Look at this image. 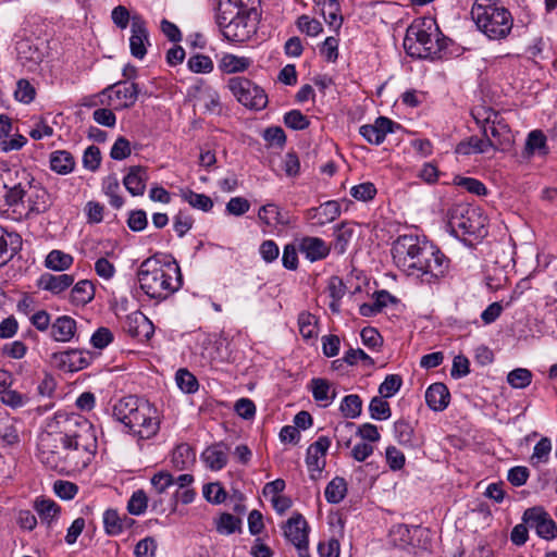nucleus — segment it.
Masks as SVG:
<instances>
[{
	"label": "nucleus",
	"instance_id": "nucleus-1",
	"mask_svg": "<svg viewBox=\"0 0 557 557\" xmlns=\"http://www.w3.org/2000/svg\"><path fill=\"white\" fill-rule=\"evenodd\" d=\"M394 264L407 276L435 284L445 276L449 259L437 246L413 234L398 236L392 246Z\"/></svg>",
	"mask_w": 557,
	"mask_h": 557
},
{
	"label": "nucleus",
	"instance_id": "nucleus-2",
	"mask_svg": "<svg viewBox=\"0 0 557 557\" xmlns=\"http://www.w3.org/2000/svg\"><path fill=\"white\" fill-rule=\"evenodd\" d=\"M0 210L11 209L20 218L29 219L41 214L51 207L48 190L23 168L5 166L1 172Z\"/></svg>",
	"mask_w": 557,
	"mask_h": 557
},
{
	"label": "nucleus",
	"instance_id": "nucleus-3",
	"mask_svg": "<svg viewBox=\"0 0 557 557\" xmlns=\"http://www.w3.org/2000/svg\"><path fill=\"white\" fill-rule=\"evenodd\" d=\"M112 416L127 429L128 434L139 440L152 438L160 429L157 408L136 396H126L117 400L113 406Z\"/></svg>",
	"mask_w": 557,
	"mask_h": 557
},
{
	"label": "nucleus",
	"instance_id": "nucleus-4",
	"mask_svg": "<svg viewBox=\"0 0 557 557\" xmlns=\"http://www.w3.org/2000/svg\"><path fill=\"white\" fill-rule=\"evenodd\" d=\"M137 276L141 290L157 300L166 299L183 285L178 264L175 261H162L157 257L144 260Z\"/></svg>",
	"mask_w": 557,
	"mask_h": 557
},
{
	"label": "nucleus",
	"instance_id": "nucleus-5",
	"mask_svg": "<svg viewBox=\"0 0 557 557\" xmlns=\"http://www.w3.org/2000/svg\"><path fill=\"white\" fill-rule=\"evenodd\" d=\"M37 450L40 462L58 472L74 471L88 466V459L75 454L54 429V423L49 422L47 430L39 435Z\"/></svg>",
	"mask_w": 557,
	"mask_h": 557
},
{
	"label": "nucleus",
	"instance_id": "nucleus-6",
	"mask_svg": "<svg viewBox=\"0 0 557 557\" xmlns=\"http://www.w3.org/2000/svg\"><path fill=\"white\" fill-rule=\"evenodd\" d=\"M403 45L406 53L412 58L435 59L447 47V38L433 17L424 16L409 25Z\"/></svg>",
	"mask_w": 557,
	"mask_h": 557
},
{
	"label": "nucleus",
	"instance_id": "nucleus-7",
	"mask_svg": "<svg viewBox=\"0 0 557 557\" xmlns=\"http://www.w3.org/2000/svg\"><path fill=\"white\" fill-rule=\"evenodd\" d=\"M50 423L81 458L88 463L97 450L96 430L91 422L77 413L57 412Z\"/></svg>",
	"mask_w": 557,
	"mask_h": 557
},
{
	"label": "nucleus",
	"instance_id": "nucleus-8",
	"mask_svg": "<svg viewBox=\"0 0 557 557\" xmlns=\"http://www.w3.org/2000/svg\"><path fill=\"white\" fill-rule=\"evenodd\" d=\"M471 17L478 29L491 40L505 39L513 26L511 13L493 0H476L471 8Z\"/></svg>",
	"mask_w": 557,
	"mask_h": 557
},
{
	"label": "nucleus",
	"instance_id": "nucleus-9",
	"mask_svg": "<svg viewBox=\"0 0 557 557\" xmlns=\"http://www.w3.org/2000/svg\"><path fill=\"white\" fill-rule=\"evenodd\" d=\"M259 17V12L216 16V24L226 40L243 44L257 34Z\"/></svg>",
	"mask_w": 557,
	"mask_h": 557
},
{
	"label": "nucleus",
	"instance_id": "nucleus-10",
	"mask_svg": "<svg viewBox=\"0 0 557 557\" xmlns=\"http://www.w3.org/2000/svg\"><path fill=\"white\" fill-rule=\"evenodd\" d=\"M227 88L238 102L249 109L259 111L268 104L264 90L248 78L232 77L227 81Z\"/></svg>",
	"mask_w": 557,
	"mask_h": 557
},
{
	"label": "nucleus",
	"instance_id": "nucleus-11",
	"mask_svg": "<svg viewBox=\"0 0 557 557\" xmlns=\"http://www.w3.org/2000/svg\"><path fill=\"white\" fill-rule=\"evenodd\" d=\"M523 521L534 528L536 534L545 540H553L557 536V525L549 515L542 507H532L524 511Z\"/></svg>",
	"mask_w": 557,
	"mask_h": 557
},
{
	"label": "nucleus",
	"instance_id": "nucleus-12",
	"mask_svg": "<svg viewBox=\"0 0 557 557\" xmlns=\"http://www.w3.org/2000/svg\"><path fill=\"white\" fill-rule=\"evenodd\" d=\"M331 441L327 436H320L307 449L306 465L312 480L321 478V473L326 465V453Z\"/></svg>",
	"mask_w": 557,
	"mask_h": 557
},
{
	"label": "nucleus",
	"instance_id": "nucleus-13",
	"mask_svg": "<svg viewBox=\"0 0 557 557\" xmlns=\"http://www.w3.org/2000/svg\"><path fill=\"white\" fill-rule=\"evenodd\" d=\"M150 46L147 23L139 14H133L131 25L129 49L134 58L143 60Z\"/></svg>",
	"mask_w": 557,
	"mask_h": 557
},
{
	"label": "nucleus",
	"instance_id": "nucleus-14",
	"mask_svg": "<svg viewBox=\"0 0 557 557\" xmlns=\"http://www.w3.org/2000/svg\"><path fill=\"white\" fill-rule=\"evenodd\" d=\"M111 101H116L115 109L131 108L138 98L139 89L135 83L117 82L103 90Z\"/></svg>",
	"mask_w": 557,
	"mask_h": 557
},
{
	"label": "nucleus",
	"instance_id": "nucleus-15",
	"mask_svg": "<svg viewBox=\"0 0 557 557\" xmlns=\"http://www.w3.org/2000/svg\"><path fill=\"white\" fill-rule=\"evenodd\" d=\"M400 125L386 116H379L373 124L360 126L359 134L371 145H381L387 134L394 133Z\"/></svg>",
	"mask_w": 557,
	"mask_h": 557
},
{
	"label": "nucleus",
	"instance_id": "nucleus-16",
	"mask_svg": "<svg viewBox=\"0 0 557 557\" xmlns=\"http://www.w3.org/2000/svg\"><path fill=\"white\" fill-rule=\"evenodd\" d=\"M283 533L297 549L308 548V523L302 515H293L283 525Z\"/></svg>",
	"mask_w": 557,
	"mask_h": 557
},
{
	"label": "nucleus",
	"instance_id": "nucleus-17",
	"mask_svg": "<svg viewBox=\"0 0 557 557\" xmlns=\"http://www.w3.org/2000/svg\"><path fill=\"white\" fill-rule=\"evenodd\" d=\"M486 218L476 209H467L459 218H453V224L462 230L465 234L476 237L485 235Z\"/></svg>",
	"mask_w": 557,
	"mask_h": 557
},
{
	"label": "nucleus",
	"instance_id": "nucleus-18",
	"mask_svg": "<svg viewBox=\"0 0 557 557\" xmlns=\"http://www.w3.org/2000/svg\"><path fill=\"white\" fill-rule=\"evenodd\" d=\"M304 214L313 225L323 226L341 215V206L336 200H329L317 208L307 209Z\"/></svg>",
	"mask_w": 557,
	"mask_h": 557
},
{
	"label": "nucleus",
	"instance_id": "nucleus-19",
	"mask_svg": "<svg viewBox=\"0 0 557 557\" xmlns=\"http://www.w3.org/2000/svg\"><path fill=\"white\" fill-rule=\"evenodd\" d=\"M298 250L310 262L325 259L331 251V246L320 237L305 236L298 240Z\"/></svg>",
	"mask_w": 557,
	"mask_h": 557
},
{
	"label": "nucleus",
	"instance_id": "nucleus-20",
	"mask_svg": "<svg viewBox=\"0 0 557 557\" xmlns=\"http://www.w3.org/2000/svg\"><path fill=\"white\" fill-rule=\"evenodd\" d=\"M308 388L312 393L313 399L322 408L329 407L337 396L336 388L326 379H311Z\"/></svg>",
	"mask_w": 557,
	"mask_h": 557
},
{
	"label": "nucleus",
	"instance_id": "nucleus-21",
	"mask_svg": "<svg viewBox=\"0 0 557 557\" xmlns=\"http://www.w3.org/2000/svg\"><path fill=\"white\" fill-rule=\"evenodd\" d=\"M484 137L470 136L461 140L455 148V152L460 156H470L476 153H485L494 147L492 140L488 138L487 128L483 126Z\"/></svg>",
	"mask_w": 557,
	"mask_h": 557
},
{
	"label": "nucleus",
	"instance_id": "nucleus-22",
	"mask_svg": "<svg viewBox=\"0 0 557 557\" xmlns=\"http://www.w3.org/2000/svg\"><path fill=\"white\" fill-rule=\"evenodd\" d=\"M260 0H219L216 16L259 12Z\"/></svg>",
	"mask_w": 557,
	"mask_h": 557
},
{
	"label": "nucleus",
	"instance_id": "nucleus-23",
	"mask_svg": "<svg viewBox=\"0 0 557 557\" xmlns=\"http://www.w3.org/2000/svg\"><path fill=\"white\" fill-rule=\"evenodd\" d=\"M76 332V321L69 315L58 317L50 326V336L60 343L70 342Z\"/></svg>",
	"mask_w": 557,
	"mask_h": 557
},
{
	"label": "nucleus",
	"instance_id": "nucleus-24",
	"mask_svg": "<svg viewBox=\"0 0 557 557\" xmlns=\"http://www.w3.org/2000/svg\"><path fill=\"white\" fill-rule=\"evenodd\" d=\"M450 394L443 383L430 385L425 392V401L430 409L443 411L449 404Z\"/></svg>",
	"mask_w": 557,
	"mask_h": 557
},
{
	"label": "nucleus",
	"instance_id": "nucleus-25",
	"mask_svg": "<svg viewBox=\"0 0 557 557\" xmlns=\"http://www.w3.org/2000/svg\"><path fill=\"white\" fill-rule=\"evenodd\" d=\"M147 180L148 175L144 168L132 166L124 177L123 184L132 196H141L145 193Z\"/></svg>",
	"mask_w": 557,
	"mask_h": 557
},
{
	"label": "nucleus",
	"instance_id": "nucleus-26",
	"mask_svg": "<svg viewBox=\"0 0 557 557\" xmlns=\"http://www.w3.org/2000/svg\"><path fill=\"white\" fill-rule=\"evenodd\" d=\"M355 235V225L349 222H342L334 227V242L331 246L337 256L347 251L348 245Z\"/></svg>",
	"mask_w": 557,
	"mask_h": 557
},
{
	"label": "nucleus",
	"instance_id": "nucleus-27",
	"mask_svg": "<svg viewBox=\"0 0 557 557\" xmlns=\"http://www.w3.org/2000/svg\"><path fill=\"white\" fill-rule=\"evenodd\" d=\"M124 329L133 337H148L152 332V324L141 312H134L127 315Z\"/></svg>",
	"mask_w": 557,
	"mask_h": 557
},
{
	"label": "nucleus",
	"instance_id": "nucleus-28",
	"mask_svg": "<svg viewBox=\"0 0 557 557\" xmlns=\"http://www.w3.org/2000/svg\"><path fill=\"white\" fill-rule=\"evenodd\" d=\"M74 282L73 275L70 274H50L45 273L40 276L38 281L39 287L45 290H49L52 294H60L63 290L67 289Z\"/></svg>",
	"mask_w": 557,
	"mask_h": 557
},
{
	"label": "nucleus",
	"instance_id": "nucleus-29",
	"mask_svg": "<svg viewBox=\"0 0 557 557\" xmlns=\"http://www.w3.org/2000/svg\"><path fill=\"white\" fill-rule=\"evenodd\" d=\"M53 359L70 372H75L86 368L89 364V358L81 350H69L60 354H53Z\"/></svg>",
	"mask_w": 557,
	"mask_h": 557
},
{
	"label": "nucleus",
	"instance_id": "nucleus-30",
	"mask_svg": "<svg viewBox=\"0 0 557 557\" xmlns=\"http://www.w3.org/2000/svg\"><path fill=\"white\" fill-rule=\"evenodd\" d=\"M252 60L247 57H238L233 53H224L219 60V70L225 74L242 73L248 70Z\"/></svg>",
	"mask_w": 557,
	"mask_h": 557
},
{
	"label": "nucleus",
	"instance_id": "nucleus-31",
	"mask_svg": "<svg viewBox=\"0 0 557 557\" xmlns=\"http://www.w3.org/2000/svg\"><path fill=\"white\" fill-rule=\"evenodd\" d=\"M484 126L490 129L491 135L497 139H505L509 134V127L504 123L500 114L492 109L484 111Z\"/></svg>",
	"mask_w": 557,
	"mask_h": 557
},
{
	"label": "nucleus",
	"instance_id": "nucleus-32",
	"mask_svg": "<svg viewBox=\"0 0 557 557\" xmlns=\"http://www.w3.org/2000/svg\"><path fill=\"white\" fill-rule=\"evenodd\" d=\"M202 458L208 468L219 471L227 463L226 448L222 443L210 446L202 453Z\"/></svg>",
	"mask_w": 557,
	"mask_h": 557
},
{
	"label": "nucleus",
	"instance_id": "nucleus-33",
	"mask_svg": "<svg viewBox=\"0 0 557 557\" xmlns=\"http://www.w3.org/2000/svg\"><path fill=\"white\" fill-rule=\"evenodd\" d=\"M49 162L50 169L60 175L70 174L75 168L74 157L66 150L51 152Z\"/></svg>",
	"mask_w": 557,
	"mask_h": 557
},
{
	"label": "nucleus",
	"instance_id": "nucleus-34",
	"mask_svg": "<svg viewBox=\"0 0 557 557\" xmlns=\"http://www.w3.org/2000/svg\"><path fill=\"white\" fill-rule=\"evenodd\" d=\"M196 461V454L188 444H180L172 453L171 462L174 469L182 471L188 469Z\"/></svg>",
	"mask_w": 557,
	"mask_h": 557
},
{
	"label": "nucleus",
	"instance_id": "nucleus-35",
	"mask_svg": "<svg viewBox=\"0 0 557 557\" xmlns=\"http://www.w3.org/2000/svg\"><path fill=\"white\" fill-rule=\"evenodd\" d=\"M95 289L91 282L82 280L71 290V301L76 306H84L94 299Z\"/></svg>",
	"mask_w": 557,
	"mask_h": 557
},
{
	"label": "nucleus",
	"instance_id": "nucleus-36",
	"mask_svg": "<svg viewBox=\"0 0 557 557\" xmlns=\"http://www.w3.org/2000/svg\"><path fill=\"white\" fill-rule=\"evenodd\" d=\"M34 508L42 523L50 525L60 513V507L51 499H36Z\"/></svg>",
	"mask_w": 557,
	"mask_h": 557
},
{
	"label": "nucleus",
	"instance_id": "nucleus-37",
	"mask_svg": "<svg viewBox=\"0 0 557 557\" xmlns=\"http://www.w3.org/2000/svg\"><path fill=\"white\" fill-rule=\"evenodd\" d=\"M524 151L527 156H533L536 152L541 154L547 153L546 136L541 129H533L529 133Z\"/></svg>",
	"mask_w": 557,
	"mask_h": 557
},
{
	"label": "nucleus",
	"instance_id": "nucleus-38",
	"mask_svg": "<svg viewBox=\"0 0 557 557\" xmlns=\"http://www.w3.org/2000/svg\"><path fill=\"white\" fill-rule=\"evenodd\" d=\"M73 257L61 250H52L48 253L45 260V265L53 271H65L73 264Z\"/></svg>",
	"mask_w": 557,
	"mask_h": 557
},
{
	"label": "nucleus",
	"instance_id": "nucleus-39",
	"mask_svg": "<svg viewBox=\"0 0 557 557\" xmlns=\"http://www.w3.org/2000/svg\"><path fill=\"white\" fill-rule=\"evenodd\" d=\"M347 493V484L343 478L336 476L325 487L324 495L329 503L338 504Z\"/></svg>",
	"mask_w": 557,
	"mask_h": 557
},
{
	"label": "nucleus",
	"instance_id": "nucleus-40",
	"mask_svg": "<svg viewBox=\"0 0 557 557\" xmlns=\"http://www.w3.org/2000/svg\"><path fill=\"white\" fill-rule=\"evenodd\" d=\"M552 448V441L548 437H542L533 448V453L530 457V463L534 467L547 463L549 460Z\"/></svg>",
	"mask_w": 557,
	"mask_h": 557
},
{
	"label": "nucleus",
	"instance_id": "nucleus-41",
	"mask_svg": "<svg viewBox=\"0 0 557 557\" xmlns=\"http://www.w3.org/2000/svg\"><path fill=\"white\" fill-rule=\"evenodd\" d=\"M181 197L193 208L202 210L205 212L210 211L213 207V201L209 196L205 194H197L188 188L181 190Z\"/></svg>",
	"mask_w": 557,
	"mask_h": 557
},
{
	"label": "nucleus",
	"instance_id": "nucleus-42",
	"mask_svg": "<svg viewBox=\"0 0 557 557\" xmlns=\"http://www.w3.org/2000/svg\"><path fill=\"white\" fill-rule=\"evenodd\" d=\"M339 410L345 418L355 419L361 414L362 400L359 395L350 394L342 399Z\"/></svg>",
	"mask_w": 557,
	"mask_h": 557
},
{
	"label": "nucleus",
	"instance_id": "nucleus-43",
	"mask_svg": "<svg viewBox=\"0 0 557 557\" xmlns=\"http://www.w3.org/2000/svg\"><path fill=\"white\" fill-rule=\"evenodd\" d=\"M102 189L106 196L109 197V202L113 208H122L124 205V199L119 195L120 184L115 176L106 177L102 183Z\"/></svg>",
	"mask_w": 557,
	"mask_h": 557
},
{
	"label": "nucleus",
	"instance_id": "nucleus-44",
	"mask_svg": "<svg viewBox=\"0 0 557 557\" xmlns=\"http://www.w3.org/2000/svg\"><path fill=\"white\" fill-rule=\"evenodd\" d=\"M259 220L267 226L284 224L280 208L274 203L262 206L258 211Z\"/></svg>",
	"mask_w": 557,
	"mask_h": 557
},
{
	"label": "nucleus",
	"instance_id": "nucleus-45",
	"mask_svg": "<svg viewBox=\"0 0 557 557\" xmlns=\"http://www.w3.org/2000/svg\"><path fill=\"white\" fill-rule=\"evenodd\" d=\"M394 436L400 445L414 446L413 428L406 420H398L394 423Z\"/></svg>",
	"mask_w": 557,
	"mask_h": 557
},
{
	"label": "nucleus",
	"instance_id": "nucleus-46",
	"mask_svg": "<svg viewBox=\"0 0 557 557\" xmlns=\"http://www.w3.org/2000/svg\"><path fill=\"white\" fill-rule=\"evenodd\" d=\"M198 100L205 107L206 111L210 113L221 112L220 96L212 87H205L200 91Z\"/></svg>",
	"mask_w": 557,
	"mask_h": 557
},
{
	"label": "nucleus",
	"instance_id": "nucleus-47",
	"mask_svg": "<svg viewBox=\"0 0 557 557\" xmlns=\"http://www.w3.org/2000/svg\"><path fill=\"white\" fill-rule=\"evenodd\" d=\"M242 521L232 513H222L215 522L216 531L223 535H231L240 529Z\"/></svg>",
	"mask_w": 557,
	"mask_h": 557
},
{
	"label": "nucleus",
	"instance_id": "nucleus-48",
	"mask_svg": "<svg viewBox=\"0 0 557 557\" xmlns=\"http://www.w3.org/2000/svg\"><path fill=\"white\" fill-rule=\"evenodd\" d=\"M175 381L178 388L186 394H193L198 391L199 384L196 376L186 369H180L176 372Z\"/></svg>",
	"mask_w": 557,
	"mask_h": 557
},
{
	"label": "nucleus",
	"instance_id": "nucleus-49",
	"mask_svg": "<svg viewBox=\"0 0 557 557\" xmlns=\"http://www.w3.org/2000/svg\"><path fill=\"white\" fill-rule=\"evenodd\" d=\"M187 67L193 73L208 74L213 71L214 65H213V61L211 60L210 57L201 54V53H197V54L191 55L188 59Z\"/></svg>",
	"mask_w": 557,
	"mask_h": 557
},
{
	"label": "nucleus",
	"instance_id": "nucleus-50",
	"mask_svg": "<svg viewBox=\"0 0 557 557\" xmlns=\"http://www.w3.org/2000/svg\"><path fill=\"white\" fill-rule=\"evenodd\" d=\"M298 325L301 336L306 339L317 336V319L309 312H301L298 315Z\"/></svg>",
	"mask_w": 557,
	"mask_h": 557
},
{
	"label": "nucleus",
	"instance_id": "nucleus-51",
	"mask_svg": "<svg viewBox=\"0 0 557 557\" xmlns=\"http://www.w3.org/2000/svg\"><path fill=\"white\" fill-rule=\"evenodd\" d=\"M383 398L382 396H375L370 401L369 411L374 420H387L391 417L389 404Z\"/></svg>",
	"mask_w": 557,
	"mask_h": 557
},
{
	"label": "nucleus",
	"instance_id": "nucleus-52",
	"mask_svg": "<svg viewBox=\"0 0 557 557\" xmlns=\"http://www.w3.org/2000/svg\"><path fill=\"white\" fill-rule=\"evenodd\" d=\"M103 527L108 535L115 536L122 533L121 516L115 509H108L104 511Z\"/></svg>",
	"mask_w": 557,
	"mask_h": 557
},
{
	"label": "nucleus",
	"instance_id": "nucleus-53",
	"mask_svg": "<svg viewBox=\"0 0 557 557\" xmlns=\"http://www.w3.org/2000/svg\"><path fill=\"white\" fill-rule=\"evenodd\" d=\"M531 381L532 373L524 368L515 369L507 375V382L513 388H524L530 385Z\"/></svg>",
	"mask_w": 557,
	"mask_h": 557
},
{
	"label": "nucleus",
	"instance_id": "nucleus-54",
	"mask_svg": "<svg viewBox=\"0 0 557 557\" xmlns=\"http://www.w3.org/2000/svg\"><path fill=\"white\" fill-rule=\"evenodd\" d=\"M148 506V496L144 490H137L131 496L127 510L134 516L143 515Z\"/></svg>",
	"mask_w": 557,
	"mask_h": 557
},
{
	"label": "nucleus",
	"instance_id": "nucleus-55",
	"mask_svg": "<svg viewBox=\"0 0 557 557\" xmlns=\"http://www.w3.org/2000/svg\"><path fill=\"white\" fill-rule=\"evenodd\" d=\"M403 380L398 374H388L379 387V393L384 398L393 397L401 387Z\"/></svg>",
	"mask_w": 557,
	"mask_h": 557
},
{
	"label": "nucleus",
	"instance_id": "nucleus-56",
	"mask_svg": "<svg viewBox=\"0 0 557 557\" xmlns=\"http://www.w3.org/2000/svg\"><path fill=\"white\" fill-rule=\"evenodd\" d=\"M0 394L1 403L13 409L21 408L28 401V397L26 395L14 389H9V387Z\"/></svg>",
	"mask_w": 557,
	"mask_h": 557
},
{
	"label": "nucleus",
	"instance_id": "nucleus-57",
	"mask_svg": "<svg viewBox=\"0 0 557 557\" xmlns=\"http://www.w3.org/2000/svg\"><path fill=\"white\" fill-rule=\"evenodd\" d=\"M297 26L301 33H305L311 37L318 36L323 30L322 24L318 20L308 15L299 16L297 20Z\"/></svg>",
	"mask_w": 557,
	"mask_h": 557
},
{
	"label": "nucleus",
	"instance_id": "nucleus-58",
	"mask_svg": "<svg viewBox=\"0 0 557 557\" xmlns=\"http://www.w3.org/2000/svg\"><path fill=\"white\" fill-rule=\"evenodd\" d=\"M203 497L212 504H222L226 499V492L219 483H209L203 486Z\"/></svg>",
	"mask_w": 557,
	"mask_h": 557
},
{
	"label": "nucleus",
	"instance_id": "nucleus-59",
	"mask_svg": "<svg viewBox=\"0 0 557 557\" xmlns=\"http://www.w3.org/2000/svg\"><path fill=\"white\" fill-rule=\"evenodd\" d=\"M36 90L27 79H20L16 84L14 97L23 103H30L35 99Z\"/></svg>",
	"mask_w": 557,
	"mask_h": 557
},
{
	"label": "nucleus",
	"instance_id": "nucleus-60",
	"mask_svg": "<svg viewBox=\"0 0 557 557\" xmlns=\"http://www.w3.org/2000/svg\"><path fill=\"white\" fill-rule=\"evenodd\" d=\"M456 185L465 188L469 193L476 195V196H484L487 194V189L485 185L473 177H456L455 180Z\"/></svg>",
	"mask_w": 557,
	"mask_h": 557
},
{
	"label": "nucleus",
	"instance_id": "nucleus-61",
	"mask_svg": "<svg viewBox=\"0 0 557 557\" xmlns=\"http://www.w3.org/2000/svg\"><path fill=\"white\" fill-rule=\"evenodd\" d=\"M284 123L292 129H305L309 126V120L299 110H292L284 115Z\"/></svg>",
	"mask_w": 557,
	"mask_h": 557
},
{
	"label": "nucleus",
	"instance_id": "nucleus-62",
	"mask_svg": "<svg viewBox=\"0 0 557 557\" xmlns=\"http://www.w3.org/2000/svg\"><path fill=\"white\" fill-rule=\"evenodd\" d=\"M152 490L157 495L163 494L174 484V478L169 472L160 471L151 478Z\"/></svg>",
	"mask_w": 557,
	"mask_h": 557
},
{
	"label": "nucleus",
	"instance_id": "nucleus-63",
	"mask_svg": "<svg viewBox=\"0 0 557 557\" xmlns=\"http://www.w3.org/2000/svg\"><path fill=\"white\" fill-rule=\"evenodd\" d=\"M350 195L359 201H368L374 198L376 195V188L374 184L367 182L354 186L350 189Z\"/></svg>",
	"mask_w": 557,
	"mask_h": 557
},
{
	"label": "nucleus",
	"instance_id": "nucleus-64",
	"mask_svg": "<svg viewBox=\"0 0 557 557\" xmlns=\"http://www.w3.org/2000/svg\"><path fill=\"white\" fill-rule=\"evenodd\" d=\"M157 552V542L153 537L147 536L140 540L134 549L136 557H154Z\"/></svg>",
	"mask_w": 557,
	"mask_h": 557
}]
</instances>
